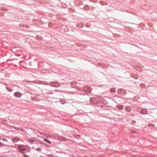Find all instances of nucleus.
<instances>
[{
  "instance_id": "f257e3e1",
  "label": "nucleus",
  "mask_w": 157,
  "mask_h": 157,
  "mask_svg": "<svg viewBox=\"0 0 157 157\" xmlns=\"http://www.w3.org/2000/svg\"><path fill=\"white\" fill-rule=\"evenodd\" d=\"M14 95L16 97L20 98L22 94L20 92H15Z\"/></svg>"
},
{
  "instance_id": "f03ea898",
  "label": "nucleus",
  "mask_w": 157,
  "mask_h": 157,
  "mask_svg": "<svg viewBox=\"0 0 157 157\" xmlns=\"http://www.w3.org/2000/svg\"><path fill=\"white\" fill-rule=\"evenodd\" d=\"M19 140V139L18 138L13 137L12 138V141L13 143L17 142Z\"/></svg>"
},
{
  "instance_id": "7ed1b4c3",
  "label": "nucleus",
  "mask_w": 157,
  "mask_h": 157,
  "mask_svg": "<svg viewBox=\"0 0 157 157\" xmlns=\"http://www.w3.org/2000/svg\"><path fill=\"white\" fill-rule=\"evenodd\" d=\"M141 113L143 114H145L147 113V111L145 109H143L141 111Z\"/></svg>"
},
{
  "instance_id": "20e7f679",
  "label": "nucleus",
  "mask_w": 157,
  "mask_h": 157,
  "mask_svg": "<svg viewBox=\"0 0 157 157\" xmlns=\"http://www.w3.org/2000/svg\"><path fill=\"white\" fill-rule=\"evenodd\" d=\"M29 141L31 144L35 143L36 142V141L35 140H33L31 139H30V140H29Z\"/></svg>"
},
{
  "instance_id": "39448f33",
  "label": "nucleus",
  "mask_w": 157,
  "mask_h": 157,
  "mask_svg": "<svg viewBox=\"0 0 157 157\" xmlns=\"http://www.w3.org/2000/svg\"><path fill=\"white\" fill-rule=\"evenodd\" d=\"M87 89V90L86 91V92L88 93H90L91 91V89H90V88H86L85 89H84V90H86V89Z\"/></svg>"
},
{
  "instance_id": "423d86ee",
  "label": "nucleus",
  "mask_w": 157,
  "mask_h": 157,
  "mask_svg": "<svg viewBox=\"0 0 157 157\" xmlns=\"http://www.w3.org/2000/svg\"><path fill=\"white\" fill-rule=\"evenodd\" d=\"M125 109L126 111H128V112H129L130 111L131 109L130 107H127L125 108Z\"/></svg>"
},
{
  "instance_id": "0eeeda50",
  "label": "nucleus",
  "mask_w": 157,
  "mask_h": 157,
  "mask_svg": "<svg viewBox=\"0 0 157 157\" xmlns=\"http://www.w3.org/2000/svg\"><path fill=\"white\" fill-rule=\"evenodd\" d=\"M44 140L45 141H46V142H47V143H48L49 144L51 143V142L48 140H47L46 139H44Z\"/></svg>"
},
{
  "instance_id": "6e6552de",
  "label": "nucleus",
  "mask_w": 157,
  "mask_h": 157,
  "mask_svg": "<svg viewBox=\"0 0 157 157\" xmlns=\"http://www.w3.org/2000/svg\"><path fill=\"white\" fill-rule=\"evenodd\" d=\"M36 150L37 151H41V148L40 147H38L36 148Z\"/></svg>"
},
{
  "instance_id": "1a4fd4ad",
  "label": "nucleus",
  "mask_w": 157,
  "mask_h": 157,
  "mask_svg": "<svg viewBox=\"0 0 157 157\" xmlns=\"http://www.w3.org/2000/svg\"><path fill=\"white\" fill-rule=\"evenodd\" d=\"M148 127H154V124H148Z\"/></svg>"
},
{
  "instance_id": "9d476101",
  "label": "nucleus",
  "mask_w": 157,
  "mask_h": 157,
  "mask_svg": "<svg viewBox=\"0 0 157 157\" xmlns=\"http://www.w3.org/2000/svg\"><path fill=\"white\" fill-rule=\"evenodd\" d=\"M2 140L4 141H7V140L4 138H3L2 139Z\"/></svg>"
},
{
  "instance_id": "9b49d317",
  "label": "nucleus",
  "mask_w": 157,
  "mask_h": 157,
  "mask_svg": "<svg viewBox=\"0 0 157 157\" xmlns=\"http://www.w3.org/2000/svg\"><path fill=\"white\" fill-rule=\"evenodd\" d=\"M48 157H54V156L51 154L48 155Z\"/></svg>"
},
{
  "instance_id": "f8f14e48",
  "label": "nucleus",
  "mask_w": 157,
  "mask_h": 157,
  "mask_svg": "<svg viewBox=\"0 0 157 157\" xmlns=\"http://www.w3.org/2000/svg\"><path fill=\"white\" fill-rule=\"evenodd\" d=\"M7 90L9 92H11L12 91V90L11 89H10V88H7Z\"/></svg>"
},
{
  "instance_id": "ddd939ff",
  "label": "nucleus",
  "mask_w": 157,
  "mask_h": 157,
  "mask_svg": "<svg viewBox=\"0 0 157 157\" xmlns=\"http://www.w3.org/2000/svg\"><path fill=\"white\" fill-rule=\"evenodd\" d=\"M123 108V107L122 106H120V107H118V108L120 109H122Z\"/></svg>"
},
{
  "instance_id": "4468645a",
  "label": "nucleus",
  "mask_w": 157,
  "mask_h": 157,
  "mask_svg": "<svg viewBox=\"0 0 157 157\" xmlns=\"http://www.w3.org/2000/svg\"><path fill=\"white\" fill-rule=\"evenodd\" d=\"M24 157H29V156L27 155H24Z\"/></svg>"
},
{
  "instance_id": "2eb2a0df",
  "label": "nucleus",
  "mask_w": 157,
  "mask_h": 157,
  "mask_svg": "<svg viewBox=\"0 0 157 157\" xmlns=\"http://www.w3.org/2000/svg\"><path fill=\"white\" fill-rule=\"evenodd\" d=\"M19 149H20V148L21 149V146H19Z\"/></svg>"
},
{
  "instance_id": "dca6fc26",
  "label": "nucleus",
  "mask_w": 157,
  "mask_h": 157,
  "mask_svg": "<svg viewBox=\"0 0 157 157\" xmlns=\"http://www.w3.org/2000/svg\"><path fill=\"white\" fill-rule=\"evenodd\" d=\"M65 139H64L63 140L65 141Z\"/></svg>"
},
{
  "instance_id": "f3484780",
  "label": "nucleus",
  "mask_w": 157,
  "mask_h": 157,
  "mask_svg": "<svg viewBox=\"0 0 157 157\" xmlns=\"http://www.w3.org/2000/svg\"><path fill=\"white\" fill-rule=\"evenodd\" d=\"M0 139H1V137L0 136Z\"/></svg>"
},
{
  "instance_id": "a211bd4d",
  "label": "nucleus",
  "mask_w": 157,
  "mask_h": 157,
  "mask_svg": "<svg viewBox=\"0 0 157 157\" xmlns=\"http://www.w3.org/2000/svg\"><path fill=\"white\" fill-rule=\"evenodd\" d=\"M22 150H23V151H24V150H24V149H22Z\"/></svg>"
}]
</instances>
